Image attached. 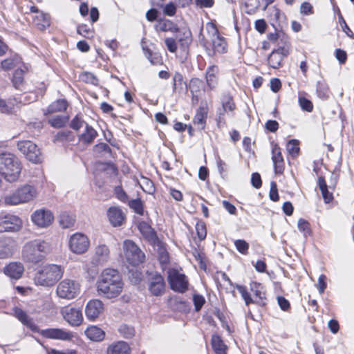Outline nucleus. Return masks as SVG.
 Listing matches in <instances>:
<instances>
[{
	"label": "nucleus",
	"instance_id": "obj_21",
	"mask_svg": "<svg viewBox=\"0 0 354 354\" xmlns=\"http://www.w3.org/2000/svg\"><path fill=\"white\" fill-rule=\"evenodd\" d=\"M109 221L113 227L121 226L125 218L124 214L118 207H111L107 211Z\"/></svg>",
	"mask_w": 354,
	"mask_h": 354
},
{
	"label": "nucleus",
	"instance_id": "obj_41",
	"mask_svg": "<svg viewBox=\"0 0 354 354\" xmlns=\"http://www.w3.org/2000/svg\"><path fill=\"white\" fill-rule=\"evenodd\" d=\"M235 288L241 293L246 306H248L250 304H254L253 299L252 298L251 295L248 292L247 288L245 286L236 284Z\"/></svg>",
	"mask_w": 354,
	"mask_h": 354
},
{
	"label": "nucleus",
	"instance_id": "obj_26",
	"mask_svg": "<svg viewBox=\"0 0 354 354\" xmlns=\"http://www.w3.org/2000/svg\"><path fill=\"white\" fill-rule=\"evenodd\" d=\"M272 160L274 164L275 173H282L284 169V161L281 152V149L277 145H274L272 147Z\"/></svg>",
	"mask_w": 354,
	"mask_h": 354
},
{
	"label": "nucleus",
	"instance_id": "obj_6",
	"mask_svg": "<svg viewBox=\"0 0 354 354\" xmlns=\"http://www.w3.org/2000/svg\"><path fill=\"white\" fill-rule=\"evenodd\" d=\"M206 28L210 37L211 42H209L205 38L201 40V42L203 46L209 50V55H211L212 50L219 53H225L227 48L226 42L223 37H220L215 26L212 24H208L206 26Z\"/></svg>",
	"mask_w": 354,
	"mask_h": 354
},
{
	"label": "nucleus",
	"instance_id": "obj_58",
	"mask_svg": "<svg viewBox=\"0 0 354 354\" xmlns=\"http://www.w3.org/2000/svg\"><path fill=\"white\" fill-rule=\"evenodd\" d=\"M163 12L165 15L172 17L176 12V6L173 2L167 3L163 8Z\"/></svg>",
	"mask_w": 354,
	"mask_h": 354
},
{
	"label": "nucleus",
	"instance_id": "obj_37",
	"mask_svg": "<svg viewBox=\"0 0 354 354\" xmlns=\"http://www.w3.org/2000/svg\"><path fill=\"white\" fill-rule=\"evenodd\" d=\"M212 346L216 354H225L227 347L224 344L221 337L218 335H213L212 337Z\"/></svg>",
	"mask_w": 354,
	"mask_h": 354
},
{
	"label": "nucleus",
	"instance_id": "obj_25",
	"mask_svg": "<svg viewBox=\"0 0 354 354\" xmlns=\"http://www.w3.org/2000/svg\"><path fill=\"white\" fill-rule=\"evenodd\" d=\"M250 290L254 296V304L264 306L266 297L263 286L260 283L252 282L250 283Z\"/></svg>",
	"mask_w": 354,
	"mask_h": 354
},
{
	"label": "nucleus",
	"instance_id": "obj_40",
	"mask_svg": "<svg viewBox=\"0 0 354 354\" xmlns=\"http://www.w3.org/2000/svg\"><path fill=\"white\" fill-rule=\"evenodd\" d=\"M222 107L227 111H233L236 109V105L233 101V98L229 94H225L221 98Z\"/></svg>",
	"mask_w": 354,
	"mask_h": 354
},
{
	"label": "nucleus",
	"instance_id": "obj_62",
	"mask_svg": "<svg viewBox=\"0 0 354 354\" xmlns=\"http://www.w3.org/2000/svg\"><path fill=\"white\" fill-rule=\"evenodd\" d=\"M114 193L116 197L122 202H126L128 196L121 186H117L115 188Z\"/></svg>",
	"mask_w": 354,
	"mask_h": 354
},
{
	"label": "nucleus",
	"instance_id": "obj_15",
	"mask_svg": "<svg viewBox=\"0 0 354 354\" xmlns=\"http://www.w3.org/2000/svg\"><path fill=\"white\" fill-rule=\"evenodd\" d=\"M54 216L50 210L39 209L35 211L31 215L32 223L39 227H48L53 221Z\"/></svg>",
	"mask_w": 354,
	"mask_h": 354
},
{
	"label": "nucleus",
	"instance_id": "obj_1",
	"mask_svg": "<svg viewBox=\"0 0 354 354\" xmlns=\"http://www.w3.org/2000/svg\"><path fill=\"white\" fill-rule=\"evenodd\" d=\"M122 288V277L117 270L106 268L102 272L97 281L99 295L108 299L115 298L121 293Z\"/></svg>",
	"mask_w": 354,
	"mask_h": 354
},
{
	"label": "nucleus",
	"instance_id": "obj_28",
	"mask_svg": "<svg viewBox=\"0 0 354 354\" xmlns=\"http://www.w3.org/2000/svg\"><path fill=\"white\" fill-rule=\"evenodd\" d=\"M130 347L128 344L123 341H120L112 344L107 348V354H129Z\"/></svg>",
	"mask_w": 354,
	"mask_h": 354
},
{
	"label": "nucleus",
	"instance_id": "obj_12",
	"mask_svg": "<svg viewBox=\"0 0 354 354\" xmlns=\"http://www.w3.org/2000/svg\"><path fill=\"white\" fill-rule=\"evenodd\" d=\"M19 150L26 158L34 163L41 160V152L37 145L30 140H22L17 143Z\"/></svg>",
	"mask_w": 354,
	"mask_h": 354
},
{
	"label": "nucleus",
	"instance_id": "obj_33",
	"mask_svg": "<svg viewBox=\"0 0 354 354\" xmlns=\"http://www.w3.org/2000/svg\"><path fill=\"white\" fill-rule=\"evenodd\" d=\"M69 120V117L64 115H57L48 118V122L54 128L64 127Z\"/></svg>",
	"mask_w": 354,
	"mask_h": 354
},
{
	"label": "nucleus",
	"instance_id": "obj_10",
	"mask_svg": "<svg viewBox=\"0 0 354 354\" xmlns=\"http://www.w3.org/2000/svg\"><path fill=\"white\" fill-rule=\"evenodd\" d=\"M167 278L171 288L178 292H185L188 288L186 276L179 270L171 268L167 271Z\"/></svg>",
	"mask_w": 354,
	"mask_h": 354
},
{
	"label": "nucleus",
	"instance_id": "obj_50",
	"mask_svg": "<svg viewBox=\"0 0 354 354\" xmlns=\"http://www.w3.org/2000/svg\"><path fill=\"white\" fill-rule=\"evenodd\" d=\"M119 331L125 338H131L135 335L134 328L126 324L120 326Z\"/></svg>",
	"mask_w": 354,
	"mask_h": 354
},
{
	"label": "nucleus",
	"instance_id": "obj_64",
	"mask_svg": "<svg viewBox=\"0 0 354 354\" xmlns=\"http://www.w3.org/2000/svg\"><path fill=\"white\" fill-rule=\"evenodd\" d=\"M317 91L319 97L322 98L327 97L328 88L325 84L318 82L317 85Z\"/></svg>",
	"mask_w": 354,
	"mask_h": 354
},
{
	"label": "nucleus",
	"instance_id": "obj_44",
	"mask_svg": "<svg viewBox=\"0 0 354 354\" xmlns=\"http://www.w3.org/2000/svg\"><path fill=\"white\" fill-rule=\"evenodd\" d=\"M77 33L86 38H91L93 37L92 29L87 25L82 24L77 26Z\"/></svg>",
	"mask_w": 354,
	"mask_h": 354
},
{
	"label": "nucleus",
	"instance_id": "obj_19",
	"mask_svg": "<svg viewBox=\"0 0 354 354\" xmlns=\"http://www.w3.org/2000/svg\"><path fill=\"white\" fill-rule=\"evenodd\" d=\"M104 310V304L99 299L90 300L85 308L86 318L90 321H95Z\"/></svg>",
	"mask_w": 354,
	"mask_h": 354
},
{
	"label": "nucleus",
	"instance_id": "obj_30",
	"mask_svg": "<svg viewBox=\"0 0 354 354\" xmlns=\"http://www.w3.org/2000/svg\"><path fill=\"white\" fill-rule=\"evenodd\" d=\"M97 136V131L88 124H85V130L79 136V140L85 144H90L93 142Z\"/></svg>",
	"mask_w": 354,
	"mask_h": 354
},
{
	"label": "nucleus",
	"instance_id": "obj_36",
	"mask_svg": "<svg viewBox=\"0 0 354 354\" xmlns=\"http://www.w3.org/2000/svg\"><path fill=\"white\" fill-rule=\"evenodd\" d=\"M67 106L68 104L65 100H57L49 105L45 114L64 111L66 109Z\"/></svg>",
	"mask_w": 354,
	"mask_h": 354
},
{
	"label": "nucleus",
	"instance_id": "obj_43",
	"mask_svg": "<svg viewBox=\"0 0 354 354\" xmlns=\"http://www.w3.org/2000/svg\"><path fill=\"white\" fill-rule=\"evenodd\" d=\"M24 81V71L17 69L13 75L12 82L16 88H20Z\"/></svg>",
	"mask_w": 354,
	"mask_h": 354
},
{
	"label": "nucleus",
	"instance_id": "obj_49",
	"mask_svg": "<svg viewBox=\"0 0 354 354\" xmlns=\"http://www.w3.org/2000/svg\"><path fill=\"white\" fill-rule=\"evenodd\" d=\"M236 250L243 254H246L249 249V244L243 239H238L234 241Z\"/></svg>",
	"mask_w": 354,
	"mask_h": 354
},
{
	"label": "nucleus",
	"instance_id": "obj_20",
	"mask_svg": "<svg viewBox=\"0 0 354 354\" xmlns=\"http://www.w3.org/2000/svg\"><path fill=\"white\" fill-rule=\"evenodd\" d=\"M15 241L10 237L2 236L0 237V259L10 257L15 249Z\"/></svg>",
	"mask_w": 354,
	"mask_h": 354
},
{
	"label": "nucleus",
	"instance_id": "obj_59",
	"mask_svg": "<svg viewBox=\"0 0 354 354\" xmlns=\"http://www.w3.org/2000/svg\"><path fill=\"white\" fill-rule=\"evenodd\" d=\"M85 124L86 123L84 120L76 115L71 121V127L75 131H78L82 127H85Z\"/></svg>",
	"mask_w": 354,
	"mask_h": 354
},
{
	"label": "nucleus",
	"instance_id": "obj_61",
	"mask_svg": "<svg viewBox=\"0 0 354 354\" xmlns=\"http://www.w3.org/2000/svg\"><path fill=\"white\" fill-rule=\"evenodd\" d=\"M176 38H166L165 40V45L168 49L169 51L171 53H175L177 50V44L176 41Z\"/></svg>",
	"mask_w": 354,
	"mask_h": 354
},
{
	"label": "nucleus",
	"instance_id": "obj_5",
	"mask_svg": "<svg viewBox=\"0 0 354 354\" xmlns=\"http://www.w3.org/2000/svg\"><path fill=\"white\" fill-rule=\"evenodd\" d=\"M63 274L64 269L60 266L46 265L36 273L34 281L36 285L52 286L62 277Z\"/></svg>",
	"mask_w": 354,
	"mask_h": 354
},
{
	"label": "nucleus",
	"instance_id": "obj_8",
	"mask_svg": "<svg viewBox=\"0 0 354 354\" xmlns=\"http://www.w3.org/2000/svg\"><path fill=\"white\" fill-rule=\"evenodd\" d=\"M80 292V286L76 281L65 279L61 281L57 286L56 294L58 297L64 299H73Z\"/></svg>",
	"mask_w": 354,
	"mask_h": 354
},
{
	"label": "nucleus",
	"instance_id": "obj_45",
	"mask_svg": "<svg viewBox=\"0 0 354 354\" xmlns=\"http://www.w3.org/2000/svg\"><path fill=\"white\" fill-rule=\"evenodd\" d=\"M299 230L304 234V236L310 234V223L304 218H299L297 223Z\"/></svg>",
	"mask_w": 354,
	"mask_h": 354
},
{
	"label": "nucleus",
	"instance_id": "obj_34",
	"mask_svg": "<svg viewBox=\"0 0 354 354\" xmlns=\"http://www.w3.org/2000/svg\"><path fill=\"white\" fill-rule=\"evenodd\" d=\"M203 82L198 78H192L189 84V89L192 94V99L198 100V94L203 88Z\"/></svg>",
	"mask_w": 354,
	"mask_h": 354
},
{
	"label": "nucleus",
	"instance_id": "obj_55",
	"mask_svg": "<svg viewBox=\"0 0 354 354\" xmlns=\"http://www.w3.org/2000/svg\"><path fill=\"white\" fill-rule=\"evenodd\" d=\"M193 302L194 304L195 310L198 312L204 305L205 299L203 296L195 294L193 296Z\"/></svg>",
	"mask_w": 354,
	"mask_h": 354
},
{
	"label": "nucleus",
	"instance_id": "obj_7",
	"mask_svg": "<svg viewBox=\"0 0 354 354\" xmlns=\"http://www.w3.org/2000/svg\"><path fill=\"white\" fill-rule=\"evenodd\" d=\"M123 252L126 261L133 266L143 263L145 259L144 252L131 240L124 241Z\"/></svg>",
	"mask_w": 354,
	"mask_h": 354
},
{
	"label": "nucleus",
	"instance_id": "obj_51",
	"mask_svg": "<svg viewBox=\"0 0 354 354\" xmlns=\"http://www.w3.org/2000/svg\"><path fill=\"white\" fill-rule=\"evenodd\" d=\"M94 151L96 153H101L102 156L110 155L111 149L106 143H99L94 147Z\"/></svg>",
	"mask_w": 354,
	"mask_h": 354
},
{
	"label": "nucleus",
	"instance_id": "obj_57",
	"mask_svg": "<svg viewBox=\"0 0 354 354\" xmlns=\"http://www.w3.org/2000/svg\"><path fill=\"white\" fill-rule=\"evenodd\" d=\"M196 230L198 238L201 240L204 239L207 235L206 226L204 223H197L196 225Z\"/></svg>",
	"mask_w": 354,
	"mask_h": 354
},
{
	"label": "nucleus",
	"instance_id": "obj_54",
	"mask_svg": "<svg viewBox=\"0 0 354 354\" xmlns=\"http://www.w3.org/2000/svg\"><path fill=\"white\" fill-rule=\"evenodd\" d=\"M227 112L224 108L218 109L217 112L216 122L218 127H223L225 124V114Z\"/></svg>",
	"mask_w": 354,
	"mask_h": 354
},
{
	"label": "nucleus",
	"instance_id": "obj_48",
	"mask_svg": "<svg viewBox=\"0 0 354 354\" xmlns=\"http://www.w3.org/2000/svg\"><path fill=\"white\" fill-rule=\"evenodd\" d=\"M158 260L162 265V269H165V267L169 262V253L164 248H160L158 251Z\"/></svg>",
	"mask_w": 354,
	"mask_h": 354
},
{
	"label": "nucleus",
	"instance_id": "obj_60",
	"mask_svg": "<svg viewBox=\"0 0 354 354\" xmlns=\"http://www.w3.org/2000/svg\"><path fill=\"white\" fill-rule=\"evenodd\" d=\"M300 12L304 15H310L313 14V7L308 2H304L300 6Z\"/></svg>",
	"mask_w": 354,
	"mask_h": 354
},
{
	"label": "nucleus",
	"instance_id": "obj_31",
	"mask_svg": "<svg viewBox=\"0 0 354 354\" xmlns=\"http://www.w3.org/2000/svg\"><path fill=\"white\" fill-rule=\"evenodd\" d=\"M33 23L38 29L43 30L50 26V16L43 12H40L35 16Z\"/></svg>",
	"mask_w": 354,
	"mask_h": 354
},
{
	"label": "nucleus",
	"instance_id": "obj_32",
	"mask_svg": "<svg viewBox=\"0 0 354 354\" xmlns=\"http://www.w3.org/2000/svg\"><path fill=\"white\" fill-rule=\"evenodd\" d=\"M207 111L204 107H199L194 118V124L199 129H203L206 122Z\"/></svg>",
	"mask_w": 354,
	"mask_h": 354
},
{
	"label": "nucleus",
	"instance_id": "obj_63",
	"mask_svg": "<svg viewBox=\"0 0 354 354\" xmlns=\"http://www.w3.org/2000/svg\"><path fill=\"white\" fill-rule=\"evenodd\" d=\"M339 23L342 30L346 34V35L351 39H354V34L353 31L350 29L342 17H340L339 18Z\"/></svg>",
	"mask_w": 354,
	"mask_h": 354
},
{
	"label": "nucleus",
	"instance_id": "obj_56",
	"mask_svg": "<svg viewBox=\"0 0 354 354\" xmlns=\"http://www.w3.org/2000/svg\"><path fill=\"white\" fill-rule=\"evenodd\" d=\"M17 59L8 58L3 60L1 62V67L4 71H9L12 69L16 65Z\"/></svg>",
	"mask_w": 354,
	"mask_h": 354
},
{
	"label": "nucleus",
	"instance_id": "obj_39",
	"mask_svg": "<svg viewBox=\"0 0 354 354\" xmlns=\"http://www.w3.org/2000/svg\"><path fill=\"white\" fill-rule=\"evenodd\" d=\"M17 101L16 99H10L5 101L0 98V111L3 113H10L14 109L15 106L17 104Z\"/></svg>",
	"mask_w": 354,
	"mask_h": 354
},
{
	"label": "nucleus",
	"instance_id": "obj_42",
	"mask_svg": "<svg viewBox=\"0 0 354 354\" xmlns=\"http://www.w3.org/2000/svg\"><path fill=\"white\" fill-rule=\"evenodd\" d=\"M287 151L293 157L297 156L299 152V141L297 140H290L287 143Z\"/></svg>",
	"mask_w": 354,
	"mask_h": 354
},
{
	"label": "nucleus",
	"instance_id": "obj_47",
	"mask_svg": "<svg viewBox=\"0 0 354 354\" xmlns=\"http://www.w3.org/2000/svg\"><path fill=\"white\" fill-rule=\"evenodd\" d=\"M185 83L183 82V75L178 73L176 72L173 77V89L174 91H176L178 89H182L183 85Z\"/></svg>",
	"mask_w": 354,
	"mask_h": 354
},
{
	"label": "nucleus",
	"instance_id": "obj_23",
	"mask_svg": "<svg viewBox=\"0 0 354 354\" xmlns=\"http://www.w3.org/2000/svg\"><path fill=\"white\" fill-rule=\"evenodd\" d=\"M288 54L284 48L273 50L268 57L269 65L273 68H279L281 66L283 58Z\"/></svg>",
	"mask_w": 354,
	"mask_h": 354
},
{
	"label": "nucleus",
	"instance_id": "obj_29",
	"mask_svg": "<svg viewBox=\"0 0 354 354\" xmlns=\"http://www.w3.org/2000/svg\"><path fill=\"white\" fill-rule=\"evenodd\" d=\"M86 336L91 341L100 342L104 339L105 333L95 326H88L84 332Z\"/></svg>",
	"mask_w": 354,
	"mask_h": 354
},
{
	"label": "nucleus",
	"instance_id": "obj_46",
	"mask_svg": "<svg viewBox=\"0 0 354 354\" xmlns=\"http://www.w3.org/2000/svg\"><path fill=\"white\" fill-rule=\"evenodd\" d=\"M129 206L136 213L140 215L143 214V204L140 198L131 200L129 202Z\"/></svg>",
	"mask_w": 354,
	"mask_h": 354
},
{
	"label": "nucleus",
	"instance_id": "obj_24",
	"mask_svg": "<svg viewBox=\"0 0 354 354\" xmlns=\"http://www.w3.org/2000/svg\"><path fill=\"white\" fill-rule=\"evenodd\" d=\"M218 73L219 68L216 65H212L207 68L205 80L209 90H213L216 87L218 82Z\"/></svg>",
	"mask_w": 354,
	"mask_h": 354
},
{
	"label": "nucleus",
	"instance_id": "obj_17",
	"mask_svg": "<svg viewBox=\"0 0 354 354\" xmlns=\"http://www.w3.org/2000/svg\"><path fill=\"white\" fill-rule=\"evenodd\" d=\"M61 313L64 320L72 326H79L83 322L82 313L79 308L66 307Z\"/></svg>",
	"mask_w": 354,
	"mask_h": 354
},
{
	"label": "nucleus",
	"instance_id": "obj_53",
	"mask_svg": "<svg viewBox=\"0 0 354 354\" xmlns=\"http://www.w3.org/2000/svg\"><path fill=\"white\" fill-rule=\"evenodd\" d=\"M138 228L142 235L147 238L151 237L153 233L152 228L145 222L140 223Z\"/></svg>",
	"mask_w": 354,
	"mask_h": 354
},
{
	"label": "nucleus",
	"instance_id": "obj_35",
	"mask_svg": "<svg viewBox=\"0 0 354 354\" xmlns=\"http://www.w3.org/2000/svg\"><path fill=\"white\" fill-rule=\"evenodd\" d=\"M318 186L321 190L325 203H328L333 199V194L328 190V187L323 176L318 178Z\"/></svg>",
	"mask_w": 354,
	"mask_h": 354
},
{
	"label": "nucleus",
	"instance_id": "obj_22",
	"mask_svg": "<svg viewBox=\"0 0 354 354\" xmlns=\"http://www.w3.org/2000/svg\"><path fill=\"white\" fill-rule=\"evenodd\" d=\"M15 316L27 328L33 332L39 331L38 326L35 324L33 319L30 317L25 311L19 308H15Z\"/></svg>",
	"mask_w": 354,
	"mask_h": 354
},
{
	"label": "nucleus",
	"instance_id": "obj_11",
	"mask_svg": "<svg viewBox=\"0 0 354 354\" xmlns=\"http://www.w3.org/2000/svg\"><path fill=\"white\" fill-rule=\"evenodd\" d=\"M23 225L22 220L17 215L6 214L0 216V232H16Z\"/></svg>",
	"mask_w": 354,
	"mask_h": 354
},
{
	"label": "nucleus",
	"instance_id": "obj_38",
	"mask_svg": "<svg viewBox=\"0 0 354 354\" xmlns=\"http://www.w3.org/2000/svg\"><path fill=\"white\" fill-rule=\"evenodd\" d=\"M75 217L67 212H63L59 217V222L63 228H70L75 224Z\"/></svg>",
	"mask_w": 354,
	"mask_h": 354
},
{
	"label": "nucleus",
	"instance_id": "obj_9",
	"mask_svg": "<svg viewBox=\"0 0 354 354\" xmlns=\"http://www.w3.org/2000/svg\"><path fill=\"white\" fill-rule=\"evenodd\" d=\"M155 29L158 32H176V37L177 40L183 47L187 46L191 41L188 35L189 34V32H184L183 36H182L177 25L169 19L159 20L155 25Z\"/></svg>",
	"mask_w": 354,
	"mask_h": 354
},
{
	"label": "nucleus",
	"instance_id": "obj_16",
	"mask_svg": "<svg viewBox=\"0 0 354 354\" xmlns=\"http://www.w3.org/2000/svg\"><path fill=\"white\" fill-rule=\"evenodd\" d=\"M111 257V250L106 244L102 243L95 248L92 258V263L95 266H104L107 263Z\"/></svg>",
	"mask_w": 354,
	"mask_h": 354
},
{
	"label": "nucleus",
	"instance_id": "obj_18",
	"mask_svg": "<svg viewBox=\"0 0 354 354\" xmlns=\"http://www.w3.org/2000/svg\"><path fill=\"white\" fill-rule=\"evenodd\" d=\"M40 334L46 338L62 341L71 340L74 337L72 332L63 328H48L41 330Z\"/></svg>",
	"mask_w": 354,
	"mask_h": 354
},
{
	"label": "nucleus",
	"instance_id": "obj_13",
	"mask_svg": "<svg viewBox=\"0 0 354 354\" xmlns=\"http://www.w3.org/2000/svg\"><path fill=\"white\" fill-rule=\"evenodd\" d=\"M89 245L88 238L82 233H75L69 239V249L76 254L85 253L88 250Z\"/></svg>",
	"mask_w": 354,
	"mask_h": 354
},
{
	"label": "nucleus",
	"instance_id": "obj_4",
	"mask_svg": "<svg viewBox=\"0 0 354 354\" xmlns=\"http://www.w3.org/2000/svg\"><path fill=\"white\" fill-rule=\"evenodd\" d=\"M38 195L37 189L33 185L26 184L18 187L15 192L6 194L3 201L7 205H17L33 201Z\"/></svg>",
	"mask_w": 354,
	"mask_h": 354
},
{
	"label": "nucleus",
	"instance_id": "obj_14",
	"mask_svg": "<svg viewBox=\"0 0 354 354\" xmlns=\"http://www.w3.org/2000/svg\"><path fill=\"white\" fill-rule=\"evenodd\" d=\"M148 289L156 297L161 296L165 293V282L160 274L158 272L150 274L148 279Z\"/></svg>",
	"mask_w": 354,
	"mask_h": 354
},
{
	"label": "nucleus",
	"instance_id": "obj_3",
	"mask_svg": "<svg viewBox=\"0 0 354 354\" xmlns=\"http://www.w3.org/2000/svg\"><path fill=\"white\" fill-rule=\"evenodd\" d=\"M52 250L50 243L36 239L26 243L23 248V258L31 263L41 261Z\"/></svg>",
	"mask_w": 354,
	"mask_h": 354
},
{
	"label": "nucleus",
	"instance_id": "obj_52",
	"mask_svg": "<svg viewBox=\"0 0 354 354\" xmlns=\"http://www.w3.org/2000/svg\"><path fill=\"white\" fill-rule=\"evenodd\" d=\"M299 104L304 111L311 112L313 109V105L311 101L304 97H299Z\"/></svg>",
	"mask_w": 354,
	"mask_h": 354
},
{
	"label": "nucleus",
	"instance_id": "obj_27",
	"mask_svg": "<svg viewBox=\"0 0 354 354\" xmlns=\"http://www.w3.org/2000/svg\"><path fill=\"white\" fill-rule=\"evenodd\" d=\"M24 270L23 265L18 262H12L4 268V273L15 279L21 278Z\"/></svg>",
	"mask_w": 354,
	"mask_h": 354
},
{
	"label": "nucleus",
	"instance_id": "obj_2",
	"mask_svg": "<svg viewBox=\"0 0 354 354\" xmlns=\"http://www.w3.org/2000/svg\"><path fill=\"white\" fill-rule=\"evenodd\" d=\"M21 164L13 154L3 153L0 154V174L9 183L16 182L21 171Z\"/></svg>",
	"mask_w": 354,
	"mask_h": 354
}]
</instances>
